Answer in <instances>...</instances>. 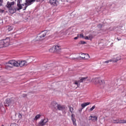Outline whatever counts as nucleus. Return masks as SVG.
<instances>
[{
	"label": "nucleus",
	"instance_id": "f8f14e48",
	"mask_svg": "<svg viewBox=\"0 0 126 126\" xmlns=\"http://www.w3.org/2000/svg\"><path fill=\"white\" fill-rule=\"evenodd\" d=\"M49 2L53 6H57L59 4V1L57 0H50Z\"/></svg>",
	"mask_w": 126,
	"mask_h": 126
},
{
	"label": "nucleus",
	"instance_id": "f3484780",
	"mask_svg": "<svg viewBox=\"0 0 126 126\" xmlns=\"http://www.w3.org/2000/svg\"><path fill=\"white\" fill-rule=\"evenodd\" d=\"M88 78V77H82L80 80H79V82L82 83L84 82V81H86V79Z\"/></svg>",
	"mask_w": 126,
	"mask_h": 126
},
{
	"label": "nucleus",
	"instance_id": "ddd939ff",
	"mask_svg": "<svg viewBox=\"0 0 126 126\" xmlns=\"http://www.w3.org/2000/svg\"><path fill=\"white\" fill-rule=\"evenodd\" d=\"M88 105H90V102H85V103L82 104L81 107L82 108H80V109H79V111L80 112H82V110H83V109H84V108H85V107H86V106H88Z\"/></svg>",
	"mask_w": 126,
	"mask_h": 126
},
{
	"label": "nucleus",
	"instance_id": "cd10ccee",
	"mask_svg": "<svg viewBox=\"0 0 126 126\" xmlns=\"http://www.w3.org/2000/svg\"><path fill=\"white\" fill-rule=\"evenodd\" d=\"M80 43L82 44H86V42H85L84 41H81Z\"/></svg>",
	"mask_w": 126,
	"mask_h": 126
},
{
	"label": "nucleus",
	"instance_id": "4468645a",
	"mask_svg": "<svg viewBox=\"0 0 126 126\" xmlns=\"http://www.w3.org/2000/svg\"><path fill=\"white\" fill-rule=\"evenodd\" d=\"M35 0H26V4H27V7L28 6L31 5L33 2H35Z\"/></svg>",
	"mask_w": 126,
	"mask_h": 126
},
{
	"label": "nucleus",
	"instance_id": "f257e3e1",
	"mask_svg": "<svg viewBox=\"0 0 126 126\" xmlns=\"http://www.w3.org/2000/svg\"><path fill=\"white\" fill-rule=\"evenodd\" d=\"M27 62L26 61H18L15 60H10L6 64L5 68L6 69H10L12 68L13 66H16V67H23V66H27Z\"/></svg>",
	"mask_w": 126,
	"mask_h": 126
},
{
	"label": "nucleus",
	"instance_id": "4be33fe9",
	"mask_svg": "<svg viewBox=\"0 0 126 126\" xmlns=\"http://www.w3.org/2000/svg\"><path fill=\"white\" fill-rule=\"evenodd\" d=\"M13 28L11 26H9L8 28V31H11V30H12Z\"/></svg>",
	"mask_w": 126,
	"mask_h": 126
},
{
	"label": "nucleus",
	"instance_id": "c85d7f7f",
	"mask_svg": "<svg viewBox=\"0 0 126 126\" xmlns=\"http://www.w3.org/2000/svg\"><path fill=\"white\" fill-rule=\"evenodd\" d=\"M113 123L114 124H115V123H117V122H119V120H113Z\"/></svg>",
	"mask_w": 126,
	"mask_h": 126
},
{
	"label": "nucleus",
	"instance_id": "7c9ffc66",
	"mask_svg": "<svg viewBox=\"0 0 126 126\" xmlns=\"http://www.w3.org/2000/svg\"><path fill=\"white\" fill-rule=\"evenodd\" d=\"M77 39H78V36H77L74 38V40H77Z\"/></svg>",
	"mask_w": 126,
	"mask_h": 126
},
{
	"label": "nucleus",
	"instance_id": "20e7f679",
	"mask_svg": "<svg viewBox=\"0 0 126 126\" xmlns=\"http://www.w3.org/2000/svg\"><path fill=\"white\" fill-rule=\"evenodd\" d=\"M17 5V9L18 10H20L21 9H23V10H26V8H27V4L26 3H22V0H18Z\"/></svg>",
	"mask_w": 126,
	"mask_h": 126
},
{
	"label": "nucleus",
	"instance_id": "412c9836",
	"mask_svg": "<svg viewBox=\"0 0 126 126\" xmlns=\"http://www.w3.org/2000/svg\"><path fill=\"white\" fill-rule=\"evenodd\" d=\"M90 117L92 118V121H97L98 117L96 116H91Z\"/></svg>",
	"mask_w": 126,
	"mask_h": 126
},
{
	"label": "nucleus",
	"instance_id": "72a5a7b5",
	"mask_svg": "<svg viewBox=\"0 0 126 126\" xmlns=\"http://www.w3.org/2000/svg\"><path fill=\"white\" fill-rule=\"evenodd\" d=\"M1 126H4V125H2Z\"/></svg>",
	"mask_w": 126,
	"mask_h": 126
},
{
	"label": "nucleus",
	"instance_id": "473e14b6",
	"mask_svg": "<svg viewBox=\"0 0 126 126\" xmlns=\"http://www.w3.org/2000/svg\"><path fill=\"white\" fill-rule=\"evenodd\" d=\"M117 40H118V41H120V40H121V39L117 38Z\"/></svg>",
	"mask_w": 126,
	"mask_h": 126
},
{
	"label": "nucleus",
	"instance_id": "a878e982",
	"mask_svg": "<svg viewBox=\"0 0 126 126\" xmlns=\"http://www.w3.org/2000/svg\"><path fill=\"white\" fill-rule=\"evenodd\" d=\"M79 36H80V38H85V36H84V35H83V33H81V34H80V35H79Z\"/></svg>",
	"mask_w": 126,
	"mask_h": 126
},
{
	"label": "nucleus",
	"instance_id": "6ab92c4d",
	"mask_svg": "<svg viewBox=\"0 0 126 126\" xmlns=\"http://www.w3.org/2000/svg\"><path fill=\"white\" fill-rule=\"evenodd\" d=\"M71 117H72L71 120L73 122V125L75 126H76V123H75V122H76V120H75V118H74L73 117V115H72Z\"/></svg>",
	"mask_w": 126,
	"mask_h": 126
},
{
	"label": "nucleus",
	"instance_id": "f03ea898",
	"mask_svg": "<svg viewBox=\"0 0 126 126\" xmlns=\"http://www.w3.org/2000/svg\"><path fill=\"white\" fill-rule=\"evenodd\" d=\"M13 5H14V1L13 2H7V4L6 5V7L9 9V12L11 13V14H13V13H15L16 12V10H17V7L15 8Z\"/></svg>",
	"mask_w": 126,
	"mask_h": 126
},
{
	"label": "nucleus",
	"instance_id": "393cba45",
	"mask_svg": "<svg viewBox=\"0 0 126 126\" xmlns=\"http://www.w3.org/2000/svg\"><path fill=\"white\" fill-rule=\"evenodd\" d=\"M95 107L96 106L95 105H94L91 108H90V111H93Z\"/></svg>",
	"mask_w": 126,
	"mask_h": 126
},
{
	"label": "nucleus",
	"instance_id": "5701e85b",
	"mask_svg": "<svg viewBox=\"0 0 126 126\" xmlns=\"http://www.w3.org/2000/svg\"><path fill=\"white\" fill-rule=\"evenodd\" d=\"M78 83H79V81H75L74 84H75V85H77V86H78Z\"/></svg>",
	"mask_w": 126,
	"mask_h": 126
},
{
	"label": "nucleus",
	"instance_id": "7ed1b4c3",
	"mask_svg": "<svg viewBox=\"0 0 126 126\" xmlns=\"http://www.w3.org/2000/svg\"><path fill=\"white\" fill-rule=\"evenodd\" d=\"M92 81L95 85L99 84V85H100V88H104V84H105V81L104 80L95 78L92 79Z\"/></svg>",
	"mask_w": 126,
	"mask_h": 126
},
{
	"label": "nucleus",
	"instance_id": "2f4dec72",
	"mask_svg": "<svg viewBox=\"0 0 126 126\" xmlns=\"http://www.w3.org/2000/svg\"><path fill=\"white\" fill-rule=\"evenodd\" d=\"M4 10L0 9V12H3Z\"/></svg>",
	"mask_w": 126,
	"mask_h": 126
},
{
	"label": "nucleus",
	"instance_id": "aec40b11",
	"mask_svg": "<svg viewBox=\"0 0 126 126\" xmlns=\"http://www.w3.org/2000/svg\"><path fill=\"white\" fill-rule=\"evenodd\" d=\"M41 116L40 114H37L33 119V121H38V120L41 118Z\"/></svg>",
	"mask_w": 126,
	"mask_h": 126
},
{
	"label": "nucleus",
	"instance_id": "c9c22d12",
	"mask_svg": "<svg viewBox=\"0 0 126 126\" xmlns=\"http://www.w3.org/2000/svg\"><path fill=\"white\" fill-rule=\"evenodd\" d=\"M25 96H27V95L25 94Z\"/></svg>",
	"mask_w": 126,
	"mask_h": 126
},
{
	"label": "nucleus",
	"instance_id": "39448f33",
	"mask_svg": "<svg viewBox=\"0 0 126 126\" xmlns=\"http://www.w3.org/2000/svg\"><path fill=\"white\" fill-rule=\"evenodd\" d=\"M10 39L7 37L5 39L0 41V48H3V47H7L9 45Z\"/></svg>",
	"mask_w": 126,
	"mask_h": 126
},
{
	"label": "nucleus",
	"instance_id": "2eb2a0df",
	"mask_svg": "<svg viewBox=\"0 0 126 126\" xmlns=\"http://www.w3.org/2000/svg\"><path fill=\"white\" fill-rule=\"evenodd\" d=\"M119 61V59H117L116 60H109L106 61L105 62H103V63H111V62H113L114 63H117Z\"/></svg>",
	"mask_w": 126,
	"mask_h": 126
},
{
	"label": "nucleus",
	"instance_id": "1a4fd4ad",
	"mask_svg": "<svg viewBox=\"0 0 126 126\" xmlns=\"http://www.w3.org/2000/svg\"><path fill=\"white\" fill-rule=\"evenodd\" d=\"M47 33H48V31H44L40 34L39 36H37L38 40H43L44 37L47 35Z\"/></svg>",
	"mask_w": 126,
	"mask_h": 126
},
{
	"label": "nucleus",
	"instance_id": "a211bd4d",
	"mask_svg": "<svg viewBox=\"0 0 126 126\" xmlns=\"http://www.w3.org/2000/svg\"><path fill=\"white\" fill-rule=\"evenodd\" d=\"M114 124H126V120H121L117 122H114Z\"/></svg>",
	"mask_w": 126,
	"mask_h": 126
},
{
	"label": "nucleus",
	"instance_id": "dca6fc26",
	"mask_svg": "<svg viewBox=\"0 0 126 126\" xmlns=\"http://www.w3.org/2000/svg\"><path fill=\"white\" fill-rule=\"evenodd\" d=\"M93 38V35H92V34H90L88 36H85L84 39H85V40H91V41Z\"/></svg>",
	"mask_w": 126,
	"mask_h": 126
},
{
	"label": "nucleus",
	"instance_id": "0eeeda50",
	"mask_svg": "<svg viewBox=\"0 0 126 126\" xmlns=\"http://www.w3.org/2000/svg\"><path fill=\"white\" fill-rule=\"evenodd\" d=\"M60 50H61V46L59 45H55L54 47L49 49V51L51 52V53H56L59 52Z\"/></svg>",
	"mask_w": 126,
	"mask_h": 126
},
{
	"label": "nucleus",
	"instance_id": "9b49d317",
	"mask_svg": "<svg viewBox=\"0 0 126 126\" xmlns=\"http://www.w3.org/2000/svg\"><path fill=\"white\" fill-rule=\"evenodd\" d=\"M80 59H83V60H88L90 56L88 54L81 53V56H80Z\"/></svg>",
	"mask_w": 126,
	"mask_h": 126
},
{
	"label": "nucleus",
	"instance_id": "423d86ee",
	"mask_svg": "<svg viewBox=\"0 0 126 126\" xmlns=\"http://www.w3.org/2000/svg\"><path fill=\"white\" fill-rule=\"evenodd\" d=\"M51 105L53 106L55 109L56 106L57 109L59 111H63V110L64 109V106H62L61 104H58V103L55 101H53L51 103Z\"/></svg>",
	"mask_w": 126,
	"mask_h": 126
},
{
	"label": "nucleus",
	"instance_id": "bb28decb",
	"mask_svg": "<svg viewBox=\"0 0 126 126\" xmlns=\"http://www.w3.org/2000/svg\"><path fill=\"white\" fill-rule=\"evenodd\" d=\"M17 125H16V123H12L10 125V126H17Z\"/></svg>",
	"mask_w": 126,
	"mask_h": 126
},
{
	"label": "nucleus",
	"instance_id": "9d476101",
	"mask_svg": "<svg viewBox=\"0 0 126 126\" xmlns=\"http://www.w3.org/2000/svg\"><path fill=\"white\" fill-rule=\"evenodd\" d=\"M12 103V99L11 98H8L5 101L4 104L5 107H8L9 105H11Z\"/></svg>",
	"mask_w": 126,
	"mask_h": 126
},
{
	"label": "nucleus",
	"instance_id": "c756f323",
	"mask_svg": "<svg viewBox=\"0 0 126 126\" xmlns=\"http://www.w3.org/2000/svg\"><path fill=\"white\" fill-rule=\"evenodd\" d=\"M2 5V0H0V6H1Z\"/></svg>",
	"mask_w": 126,
	"mask_h": 126
},
{
	"label": "nucleus",
	"instance_id": "b1692460",
	"mask_svg": "<svg viewBox=\"0 0 126 126\" xmlns=\"http://www.w3.org/2000/svg\"><path fill=\"white\" fill-rule=\"evenodd\" d=\"M69 108L70 112L72 113V112L73 111V108L71 107H69Z\"/></svg>",
	"mask_w": 126,
	"mask_h": 126
},
{
	"label": "nucleus",
	"instance_id": "f704fd0d",
	"mask_svg": "<svg viewBox=\"0 0 126 126\" xmlns=\"http://www.w3.org/2000/svg\"><path fill=\"white\" fill-rule=\"evenodd\" d=\"M125 124H126V120H125Z\"/></svg>",
	"mask_w": 126,
	"mask_h": 126
},
{
	"label": "nucleus",
	"instance_id": "6e6552de",
	"mask_svg": "<svg viewBox=\"0 0 126 126\" xmlns=\"http://www.w3.org/2000/svg\"><path fill=\"white\" fill-rule=\"evenodd\" d=\"M48 122H49L48 119L44 118V119L41 120L36 126H44Z\"/></svg>",
	"mask_w": 126,
	"mask_h": 126
}]
</instances>
